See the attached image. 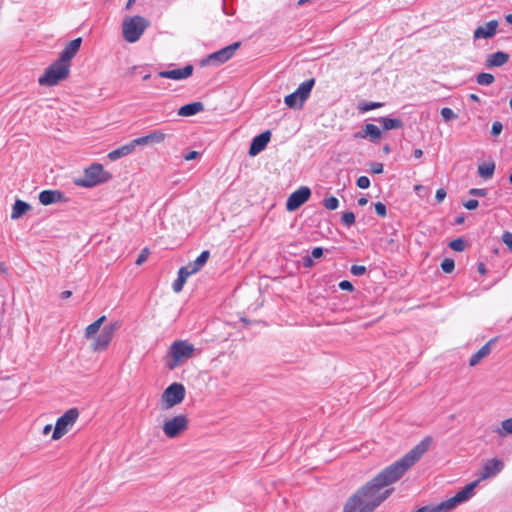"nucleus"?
<instances>
[{"label":"nucleus","mask_w":512,"mask_h":512,"mask_svg":"<svg viewBox=\"0 0 512 512\" xmlns=\"http://www.w3.org/2000/svg\"><path fill=\"white\" fill-rule=\"evenodd\" d=\"M432 442L433 438L431 436L424 437L399 460L379 472L372 480L360 487L347 500L343 512H356L358 509L363 512H372L391 492L390 490H386L380 493L381 489L398 481L409 468L422 458L430 448Z\"/></svg>","instance_id":"1"},{"label":"nucleus","mask_w":512,"mask_h":512,"mask_svg":"<svg viewBox=\"0 0 512 512\" xmlns=\"http://www.w3.org/2000/svg\"><path fill=\"white\" fill-rule=\"evenodd\" d=\"M70 66L71 64H65L57 59L45 69L43 75L38 79V83L47 87L57 85L69 76Z\"/></svg>","instance_id":"2"},{"label":"nucleus","mask_w":512,"mask_h":512,"mask_svg":"<svg viewBox=\"0 0 512 512\" xmlns=\"http://www.w3.org/2000/svg\"><path fill=\"white\" fill-rule=\"evenodd\" d=\"M111 178L110 173L104 171L99 163H93L84 170V176L74 180L75 185L79 187L92 188Z\"/></svg>","instance_id":"3"},{"label":"nucleus","mask_w":512,"mask_h":512,"mask_svg":"<svg viewBox=\"0 0 512 512\" xmlns=\"http://www.w3.org/2000/svg\"><path fill=\"white\" fill-rule=\"evenodd\" d=\"M194 350V346L185 340L173 342L169 348L170 359L166 361V366L171 370L175 369L181 361L190 358Z\"/></svg>","instance_id":"4"},{"label":"nucleus","mask_w":512,"mask_h":512,"mask_svg":"<svg viewBox=\"0 0 512 512\" xmlns=\"http://www.w3.org/2000/svg\"><path fill=\"white\" fill-rule=\"evenodd\" d=\"M148 21L142 16H133L123 22V37L129 43H134L142 36L148 26Z\"/></svg>","instance_id":"5"},{"label":"nucleus","mask_w":512,"mask_h":512,"mask_svg":"<svg viewBox=\"0 0 512 512\" xmlns=\"http://www.w3.org/2000/svg\"><path fill=\"white\" fill-rule=\"evenodd\" d=\"M79 417V411L77 408H71L67 410L62 416H60L55 424L53 430L52 439L58 440L64 436L71 427L75 424Z\"/></svg>","instance_id":"6"},{"label":"nucleus","mask_w":512,"mask_h":512,"mask_svg":"<svg viewBox=\"0 0 512 512\" xmlns=\"http://www.w3.org/2000/svg\"><path fill=\"white\" fill-rule=\"evenodd\" d=\"M188 428V418L185 415L175 416L163 424V432L168 438H176Z\"/></svg>","instance_id":"7"},{"label":"nucleus","mask_w":512,"mask_h":512,"mask_svg":"<svg viewBox=\"0 0 512 512\" xmlns=\"http://www.w3.org/2000/svg\"><path fill=\"white\" fill-rule=\"evenodd\" d=\"M185 397V387L180 383H172L162 394L163 402L167 408H171L183 401Z\"/></svg>","instance_id":"8"},{"label":"nucleus","mask_w":512,"mask_h":512,"mask_svg":"<svg viewBox=\"0 0 512 512\" xmlns=\"http://www.w3.org/2000/svg\"><path fill=\"white\" fill-rule=\"evenodd\" d=\"M479 482H480L479 479L472 481L471 483L467 484L462 490L457 492L453 497L445 500L447 503L448 509L450 511H452L459 504L464 503L465 501L469 500L473 496L474 490L478 486Z\"/></svg>","instance_id":"9"},{"label":"nucleus","mask_w":512,"mask_h":512,"mask_svg":"<svg viewBox=\"0 0 512 512\" xmlns=\"http://www.w3.org/2000/svg\"><path fill=\"white\" fill-rule=\"evenodd\" d=\"M119 322L111 323L105 326L98 337L94 340L93 349L95 351H103L107 348L111 342L113 335L117 329H119Z\"/></svg>","instance_id":"10"},{"label":"nucleus","mask_w":512,"mask_h":512,"mask_svg":"<svg viewBox=\"0 0 512 512\" xmlns=\"http://www.w3.org/2000/svg\"><path fill=\"white\" fill-rule=\"evenodd\" d=\"M311 196V190L309 187L302 186L294 191L287 199L286 209L287 211H295L302 206Z\"/></svg>","instance_id":"11"},{"label":"nucleus","mask_w":512,"mask_h":512,"mask_svg":"<svg viewBox=\"0 0 512 512\" xmlns=\"http://www.w3.org/2000/svg\"><path fill=\"white\" fill-rule=\"evenodd\" d=\"M239 47H240V42H234V43L210 54L207 57L206 62L214 63L216 65H221V64L227 62L229 59H231Z\"/></svg>","instance_id":"12"},{"label":"nucleus","mask_w":512,"mask_h":512,"mask_svg":"<svg viewBox=\"0 0 512 512\" xmlns=\"http://www.w3.org/2000/svg\"><path fill=\"white\" fill-rule=\"evenodd\" d=\"M504 464L499 459H491L488 460L482 467L479 473V480H485L491 477L496 476L498 473L502 471Z\"/></svg>","instance_id":"13"},{"label":"nucleus","mask_w":512,"mask_h":512,"mask_svg":"<svg viewBox=\"0 0 512 512\" xmlns=\"http://www.w3.org/2000/svg\"><path fill=\"white\" fill-rule=\"evenodd\" d=\"M270 138L271 132L269 130H266L255 136L251 141L248 154L252 157L258 155L262 150L266 148Z\"/></svg>","instance_id":"14"},{"label":"nucleus","mask_w":512,"mask_h":512,"mask_svg":"<svg viewBox=\"0 0 512 512\" xmlns=\"http://www.w3.org/2000/svg\"><path fill=\"white\" fill-rule=\"evenodd\" d=\"M498 28L497 20H490L485 26H479L474 30L473 38L479 39H491L495 36Z\"/></svg>","instance_id":"15"},{"label":"nucleus","mask_w":512,"mask_h":512,"mask_svg":"<svg viewBox=\"0 0 512 512\" xmlns=\"http://www.w3.org/2000/svg\"><path fill=\"white\" fill-rule=\"evenodd\" d=\"M65 194L59 190H43L39 193V202L44 205H52L66 201Z\"/></svg>","instance_id":"16"},{"label":"nucleus","mask_w":512,"mask_h":512,"mask_svg":"<svg viewBox=\"0 0 512 512\" xmlns=\"http://www.w3.org/2000/svg\"><path fill=\"white\" fill-rule=\"evenodd\" d=\"M193 73V66L186 65L183 68L173 69V70H163L158 73V76L161 78H168L173 80H182L190 77Z\"/></svg>","instance_id":"17"},{"label":"nucleus","mask_w":512,"mask_h":512,"mask_svg":"<svg viewBox=\"0 0 512 512\" xmlns=\"http://www.w3.org/2000/svg\"><path fill=\"white\" fill-rule=\"evenodd\" d=\"M81 42L82 39L80 37L70 41L60 53L58 60L62 61L65 64H70L71 60L78 52L81 46Z\"/></svg>","instance_id":"18"},{"label":"nucleus","mask_w":512,"mask_h":512,"mask_svg":"<svg viewBox=\"0 0 512 512\" xmlns=\"http://www.w3.org/2000/svg\"><path fill=\"white\" fill-rule=\"evenodd\" d=\"M498 341V337L491 338L485 345H483L476 353H474L470 360V366H476L483 358L488 356L492 351V346Z\"/></svg>","instance_id":"19"},{"label":"nucleus","mask_w":512,"mask_h":512,"mask_svg":"<svg viewBox=\"0 0 512 512\" xmlns=\"http://www.w3.org/2000/svg\"><path fill=\"white\" fill-rule=\"evenodd\" d=\"M509 60V54L503 51H498L487 56L485 66L487 68L500 67L506 64Z\"/></svg>","instance_id":"20"},{"label":"nucleus","mask_w":512,"mask_h":512,"mask_svg":"<svg viewBox=\"0 0 512 512\" xmlns=\"http://www.w3.org/2000/svg\"><path fill=\"white\" fill-rule=\"evenodd\" d=\"M204 110V104L202 102H192L186 105H183L178 110V115L182 117H189L196 115L199 112Z\"/></svg>","instance_id":"21"},{"label":"nucleus","mask_w":512,"mask_h":512,"mask_svg":"<svg viewBox=\"0 0 512 512\" xmlns=\"http://www.w3.org/2000/svg\"><path fill=\"white\" fill-rule=\"evenodd\" d=\"M209 256H210L209 251L208 250H204V251L201 252V254L194 261L190 262L185 267L188 268V270L192 274L197 273L206 264Z\"/></svg>","instance_id":"22"},{"label":"nucleus","mask_w":512,"mask_h":512,"mask_svg":"<svg viewBox=\"0 0 512 512\" xmlns=\"http://www.w3.org/2000/svg\"><path fill=\"white\" fill-rule=\"evenodd\" d=\"M134 151V148H133V144H131L130 142L125 144V145H122L112 151H110L108 153V158L111 160V161H116L124 156H127L129 154H131L132 152Z\"/></svg>","instance_id":"23"},{"label":"nucleus","mask_w":512,"mask_h":512,"mask_svg":"<svg viewBox=\"0 0 512 512\" xmlns=\"http://www.w3.org/2000/svg\"><path fill=\"white\" fill-rule=\"evenodd\" d=\"M190 275H192V273L185 266L179 269L178 277L172 284V289L175 293H179L182 291L183 286Z\"/></svg>","instance_id":"24"},{"label":"nucleus","mask_w":512,"mask_h":512,"mask_svg":"<svg viewBox=\"0 0 512 512\" xmlns=\"http://www.w3.org/2000/svg\"><path fill=\"white\" fill-rule=\"evenodd\" d=\"M315 85V79L311 78L304 82H302L299 87L296 89L297 94H300V101L306 102V100L309 98L311 91Z\"/></svg>","instance_id":"25"},{"label":"nucleus","mask_w":512,"mask_h":512,"mask_svg":"<svg viewBox=\"0 0 512 512\" xmlns=\"http://www.w3.org/2000/svg\"><path fill=\"white\" fill-rule=\"evenodd\" d=\"M30 209L31 206L28 203L17 199L12 207L11 219L16 220L21 218Z\"/></svg>","instance_id":"26"},{"label":"nucleus","mask_w":512,"mask_h":512,"mask_svg":"<svg viewBox=\"0 0 512 512\" xmlns=\"http://www.w3.org/2000/svg\"><path fill=\"white\" fill-rule=\"evenodd\" d=\"M377 121L382 125L384 130L399 129L403 127V122L398 118L379 117Z\"/></svg>","instance_id":"27"},{"label":"nucleus","mask_w":512,"mask_h":512,"mask_svg":"<svg viewBox=\"0 0 512 512\" xmlns=\"http://www.w3.org/2000/svg\"><path fill=\"white\" fill-rule=\"evenodd\" d=\"M284 103L291 109H301L305 102L300 101V94L295 90L293 93L285 96Z\"/></svg>","instance_id":"28"},{"label":"nucleus","mask_w":512,"mask_h":512,"mask_svg":"<svg viewBox=\"0 0 512 512\" xmlns=\"http://www.w3.org/2000/svg\"><path fill=\"white\" fill-rule=\"evenodd\" d=\"M412 512H450L446 501H442L436 505H425Z\"/></svg>","instance_id":"29"},{"label":"nucleus","mask_w":512,"mask_h":512,"mask_svg":"<svg viewBox=\"0 0 512 512\" xmlns=\"http://www.w3.org/2000/svg\"><path fill=\"white\" fill-rule=\"evenodd\" d=\"M495 170L494 162H487L478 166V174L484 179H489L493 176Z\"/></svg>","instance_id":"30"},{"label":"nucleus","mask_w":512,"mask_h":512,"mask_svg":"<svg viewBox=\"0 0 512 512\" xmlns=\"http://www.w3.org/2000/svg\"><path fill=\"white\" fill-rule=\"evenodd\" d=\"M105 319H106L105 316H101L96 321H94L93 323L88 325L85 329L86 338H91L93 335H95L99 331V329H100L102 323L105 321Z\"/></svg>","instance_id":"31"},{"label":"nucleus","mask_w":512,"mask_h":512,"mask_svg":"<svg viewBox=\"0 0 512 512\" xmlns=\"http://www.w3.org/2000/svg\"><path fill=\"white\" fill-rule=\"evenodd\" d=\"M366 132L368 133V139L373 142L377 143L381 138V130L374 124H366Z\"/></svg>","instance_id":"32"},{"label":"nucleus","mask_w":512,"mask_h":512,"mask_svg":"<svg viewBox=\"0 0 512 512\" xmlns=\"http://www.w3.org/2000/svg\"><path fill=\"white\" fill-rule=\"evenodd\" d=\"M494 431L501 437H504L507 434H512V417L503 420L501 427L496 428Z\"/></svg>","instance_id":"33"},{"label":"nucleus","mask_w":512,"mask_h":512,"mask_svg":"<svg viewBox=\"0 0 512 512\" xmlns=\"http://www.w3.org/2000/svg\"><path fill=\"white\" fill-rule=\"evenodd\" d=\"M146 136L150 144L162 143L166 138V134L163 133L161 130H153Z\"/></svg>","instance_id":"34"},{"label":"nucleus","mask_w":512,"mask_h":512,"mask_svg":"<svg viewBox=\"0 0 512 512\" xmlns=\"http://www.w3.org/2000/svg\"><path fill=\"white\" fill-rule=\"evenodd\" d=\"M494 80H495L494 76L490 73L483 72V73H479L476 76V82L482 86L490 85L494 82Z\"/></svg>","instance_id":"35"},{"label":"nucleus","mask_w":512,"mask_h":512,"mask_svg":"<svg viewBox=\"0 0 512 512\" xmlns=\"http://www.w3.org/2000/svg\"><path fill=\"white\" fill-rule=\"evenodd\" d=\"M383 106L381 102H363L360 103L358 109L362 112H368Z\"/></svg>","instance_id":"36"},{"label":"nucleus","mask_w":512,"mask_h":512,"mask_svg":"<svg viewBox=\"0 0 512 512\" xmlns=\"http://www.w3.org/2000/svg\"><path fill=\"white\" fill-rule=\"evenodd\" d=\"M449 247L456 252H462L465 250L466 243L462 238H457L449 243Z\"/></svg>","instance_id":"37"},{"label":"nucleus","mask_w":512,"mask_h":512,"mask_svg":"<svg viewBox=\"0 0 512 512\" xmlns=\"http://www.w3.org/2000/svg\"><path fill=\"white\" fill-rule=\"evenodd\" d=\"M323 205L328 210H335L339 206V200L334 196H330L323 200Z\"/></svg>","instance_id":"38"},{"label":"nucleus","mask_w":512,"mask_h":512,"mask_svg":"<svg viewBox=\"0 0 512 512\" xmlns=\"http://www.w3.org/2000/svg\"><path fill=\"white\" fill-rule=\"evenodd\" d=\"M341 222L343 225L350 227L355 223V215L353 212H344L341 217Z\"/></svg>","instance_id":"39"},{"label":"nucleus","mask_w":512,"mask_h":512,"mask_svg":"<svg viewBox=\"0 0 512 512\" xmlns=\"http://www.w3.org/2000/svg\"><path fill=\"white\" fill-rule=\"evenodd\" d=\"M455 268V262L453 259L451 258H445L442 263H441V269L443 270V272L445 273H451L453 272Z\"/></svg>","instance_id":"40"},{"label":"nucleus","mask_w":512,"mask_h":512,"mask_svg":"<svg viewBox=\"0 0 512 512\" xmlns=\"http://www.w3.org/2000/svg\"><path fill=\"white\" fill-rule=\"evenodd\" d=\"M441 116L442 118L448 122V121H451L455 118H457V114L449 107H444L441 109Z\"/></svg>","instance_id":"41"},{"label":"nucleus","mask_w":512,"mask_h":512,"mask_svg":"<svg viewBox=\"0 0 512 512\" xmlns=\"http://www.w3.org/2000/svg\"><path fill=\"white\" fill-rule=\"evenodd\" d=\"M350 272L354 276H362L366 273V267L362 265H352L350 268Z\"/></svg>","instance_id":"42"},{"label":"nucleus","mask_w":512,"mask_h":512,"mask_svg":"<svg viewBox=\"0 0 512 512\" xmlns=\"http://www.w3.org/2000/svg\"><path fill=\"white\" fill-rule=\"evenodd\" d=\"M131 144H133V148L135 149L137 146H144V145H149V141H148V138L147 136H142V137H138L136 139H133L132 141H130Z\"/></svg>","instance_id":"43"},{"label":"nucleus","mask_w":512,"mask_h":512,"mask_svg":"<svg viewBox=\"0 0 512 512\" xmlns=\"http://www.w3.org/2000/svg\"><path fill=\"white\" fill-rule=\"evenodd\" d=\"M374 207H375V212L377 213V215H379L380 217H386L387 209H386L385 204H383L382 202H377L374 204Z\"/></svg>","instance_id":"44"},{"label":"nucleus","mask_w":512,"mask_h":512,"mask_svg":"<svg viewBox=\"0 0 512 512\" xmlns=\"http://www.w3.org/2000/svg\"><path fill=\"white\" fill-rule=\"evenodd\" d=\"M357 186L361 189H367L370 186V180L366 176H360L356 182Z\"/></svg>","instance_id":"45"},{"label":"nucleus","mask_w":512,"mask_h":512,"mask_svg":"<svg viewBox=\"0 0 512 512\" xmlns=\"http://www.w3.org/2000/svg\"><path fill=\"white\" fill-rule=\"evenodd\" d=\"M503 130V125L501 122L499 121H495L493 124H492V128H491V134L493 136H498Z\"/></svg>","instance_id":"46"},{"label":"nucleus","mask_w":512,"mask_h":512,"mask_svg":"<svg viewBox=\"0 0 512 512\" xmlns=\"http://www.w3.org/2000/svg\"><path fill=\"white\" fill-rule=\"evenodd\" d=\"M383 169V164L379 162H373L370 165V170L373 174H381L383 172Z\"/></svg>","instance_id":"47"},{"label":"nucleus","mask_w":512,"mask_h":512,"mask_svg":"<svg viewBox=\"0 0 512 512\" xmlns=\"http://www.w3.org/2000/svg\"><path fill=\"white\" fill-rule=\"evenodd\" d=\"M469 194L477 197H484L487 195V189L483 188H471Z\"/></svg>","instance_id":"48"},{"label":"nucleus","mask_w":512,"mask_h":512,"mask_svg":"<svg viewBox=\"0 0 512 512\" xmlns=\"http://www.w3.org/2000/svg\"><path fill=\"white\" fill-rule=\"evenodd\" d=\"M502 241L507 245L510 251H512V233L511 232H505L502 235Z\"/></svg>","instance_id":"49"},{"label":"nucleus","mask_w":512,"mask_h":512,"mask_svg":"<svg viewBox=\"0 0 512 512\" xmlns=\"http://www.w3.org/2000/svg\"><path fill=\"white\" fill-rule=\"evenodd\" d=\"M339 288H340L341 290H344V291H350V292L354 290V286H353V284H352L350 281H348V280H343V281H341V282L339 283Z\"/></svg>","instance_id":"50"},{"label":"nucleus","mask_w":512,"mask_h":512,"mask_svg":"<svg viewBox=\"0 0 512 512\" xmlns=\"http://www.w3.org/2000/svg\"><path fill=\"white\" fill-rule=\"evenodd\" d=\"M463 205L468 210H474L478 207L479 202L476 199H470V200L466 201L465 203H463Z\"/></svg>","instance_id":"51"},{"label":"nucleus","mask_w":512,"mask_h":512,"mask_svg":"<svg viewBox=\"0 0 512 512\" xmlns=\"http://www.w3.org/2000/svg\"><path fill=\"white\" fill-rule=\"evenodd\" d=\"M446 197V191L444 188H439L437 191H436V194H435V198L437 200L438 203L442 202Z\"/></svg>","instance_id":"52"},{"label":"nucleus","mask_w":512,"mask_h":512,"mask_svg":"<svg viewBox=\"0 0 512 512\" xmlns=\"http://www.w3.org/2000/svg\"><path fill=\"white\" fill-rule=\"evenodd\" d=\"M147 254H148V249L147 248L143 249L136 260V264L140 265L143 262H145L147 259Z\"/></svg>","instance_id":"53"},{"label":"nucleus","mask_w":512,"mask_h":512,"mask_svg":"<svg viewBox=\"0 0 512 512\" xmlns=\"http://www.w3.org/2000/svg\"><path fill=\"white\" fill-rule=\"evenodd\" d=\"M354 138H357V139H367L368 138V133L366 132V125L364 126V128L362 130H360L354 134Z\"/></svg>","instance_id":"54"},{"label":"nucleus","mask_w":512,"mask_h":512,"mask_svg":"<svg viewBox=\"0 0 512 512\" xmlns=\"http://www.w3.org/2000/svg\"><path fill=\"white\" fill-rule=\"evenodd\" d=\"M323 255V248L321 247H315L313 250H312V253H311V257L312 258H320L321 256Z\"/></svg>","instance_id":"55"},{"label":"nucleus","mask_w":512,"mask_h":512,"mask_svg":"<svg viewBox=\"0 0 512 512\" xmlns=\"http://www.w3.org/2000/svg\"><path fill=\"white\" fill-rule=\"evenodd\" d=\"M199 155H200V153L198 151H190L189 153H187L184 156V159L187 161H190V160L196 159Z\"/></svg>","instance_id":"56"},{"label":"nucleus","mask_w":512,"mask_h":512,"mask_svg":"<svg viewBox=\"0 0 512 512\" xmlns=\"http://www.w3.org/2000/svg\"><path fill=\"white\" fill-rule=\"evenodd\" d=\"M303 265L306 268H309L313 265V259L311 256H307L303 258Z\"/></svg>","instance_id":"57"},{"label":"nucleus","mask_w":512,"mask_h":512,"mask_svg":"<svg viewBox=\"0 0 512 512\" xmlns=\"http://www.w3.org/2000/svg\"><path fill=\"white\" fill-rule=\"evenodd\" d=\"M71 295H72V292H71V291H69V290H65V291L61 292V294H60V298H61V299H63V300H65V299L70 298V297H71Z\"/></svg>","instance_id":"58"},{"label":"nucleus","mask_w":512,"mask_h":512,"mask_svg":"<svg viewBox=\"0 0 512 512\" xmlns=\"http://www.w3.org/2000/svg\"><path fill=\"white\" fill-rule=\"evenodd\" d=\"M8 269L4 262L0 261V274H7Z\"/></svg>","instance_id":"59"},{"label":"nucleus","mask_w":512,"mask_h":512,"mask_svg":"<svg viewBox=\"0 0 512 512\" xmlns=\"http://www.w3.org/2000/svg\"><path fill=\"white\" fill-rule=\"evenodd\" d=\"M52 430V425L51 424H47L44 428H43V434L44 435H48L50 433V431Z\"/></svg>","instance_id":"60"},{"label":"nucleus","mask_w":512,"mask_h":512,"mask_svg":"<svg viewBox=\"0 0 512 512\" xmlns=\"http://www.w3.org/2000/svg\"><path fill=\"white\" fill-rule=\"evenodd\" d=\"M413 155L415 158H421L423 155V151L421 149H415Z\"/></svg>","instance_id":"61"},{"label":"nucleus","mask_w":512,"mask_h":512,"mask_svg":"<svg viewBox=\"0 0 512 512\" xmlns=\"http://www.w3.org/2000/svg\"><path fill=\"white\" fill-rule=\"evenodd\" d=\"M478 272H479L480 274H485V273H486V267H485V265H484L483 263H480V264L478 265Z\"/></svg>","instance_id":"62"},{"label":"nucleus","mask_w":512,"mask_h":512,"mask_svg":"<svg viewBox=\"0 0 512 512\" xmlns=\"http://www.w3.org/2000/svg\"><path fill=\"white\" fill-rule=\"evenodd\" d=\"M368 200L365 197H361L358 199V205L359 206H365L367 204Z\"/></svg>","instance_id":"63"},{"label":"nucleus","mask_w":512,"mask_h":512,"mask_svg":"<svg viewBox=\"0 0 512 512\" xmlns=\"http://www.w3.org/2000/svg\"><path fill=\"white\" fill-rule=\"evenodd\" d=\"M505 19L507 21V23L511 24L512 25V14H508L505 16Z\"/></svg>","instance_id":"64"}]
</instances>
